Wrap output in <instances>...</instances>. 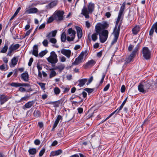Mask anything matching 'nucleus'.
<instances>
[{
    "label": "nucleus",
    "instance_id": "1",
    "mask_svg": "<svg viewBox=\"0 0 157 157\" xmlns=\"http://www.w3.org/2000/svg\"><path fill=\"white\" fill-rule=\"evenodd\" d=\"M87 9L85 6H84L82 10L81 14L85 16L86 18H89L90 16L89 14L92 13L94 11L95 7V4L92 2H90L87 5Z\"/></svg>",
    "mask_w": 157,
    "mask_h": 157
},
{
    "label": "nucleus",
    "instance_id": "2",
    "mask_svg": "<svg viewBox=\"0 0 157 157\" xmlns=\"http://www.w3.org/2000/svg\"><path fill=\"white\" fill-rule=\"evenodd\" d=\"M151 86L150 81L147 80L140 83L138 86V90L140 92L144 94L148 92Z\"/></svg>",
    "mask_w": 157,
    "mask_h": 157
},
{
    "label": "nucleus",
    "instance_id": "3",
    "mask_svg": "<svg viewBox=\"0 0 157 157\" xmlns=\"http://www.w3.org/2000/svg\"><path fill=\"white\" fill-rule=\"evenodd\" d=\"M64 12L63 10H56L53 14L55 20L57 21H60L64 20L63 15Z\"/></svg>",
    "mask_w": 157,
    "mask_h": 157
},
{
    "label": "nucleus",
    "instance_id": "4",
    "mask_svg": "<svg viewBox=\"0 0 157 157\" xmlns=\"http://www.w3.org/2000/svg\"><path fill=\"white\" fill-rule=\"evenodd\" d=\"M57 56L54 51L50 53V56L47 58L48 61L52 64L56 63L58 60L57 58Z\"/></svg>",
    "mask_w": 157,
    "mask_h": 157
},
{
    "label": "nucleus",
    "instance_id": "5",
    "mask_svg": "<svg viewBox=\"0 0 157 157\" xmlns=\"http://www.w3.org/2000/svg\"><path fill=\"white\" fill-rule=\"evenodd\" d=\"M20 46V45L18 44H11L8 48L7 56H12V54L14 53V51L16 52V50L19 48Z\"/></svg>",
    "mask_w": 157,
    "mask_h": 157
},
{
    "label": "nucleus",
    "instance_id": "6",
    "mask_svg": "<svg viewBox=\"0 0 157 157\" xmlns=\"http://www.w3.org/2000/svg\"><path fill=\"white\" fill-rule=\"evenodd\" d=\"M76 32L75 30H73L72 28H70L67 30V34L71 36L70 37L69 36L67 37V40L68 41H73L75 37Z\"/></svg>",
    "mask_w": 157,
    "mask_h": 157
},
{
    "label": "nucleus",
    "instance_id": "7",
    "mask_svg": "<svg viewBox=\"0 0 157 157\" xmlns=\"http://www.w3.org/2000/svg\"><path fill=\"white\" fill-rule=\"evenodd\" d=\"M87 52H82L80 55L76 58L75 61L72 63V65H77L82 62V60L83 59V56L84 54H86Z\"/></svg>",
    "mask_w": 157,
    "mask_h": 157
},
{
    "label": "nucleus",
    "instance_id": "8",
    "mask_svg": "<svg viewBox=\"0 0 157 157\" xmlns=\"http://www.w3.org/2000/svg\"><path fill=\"white\" fill-rule=\"evenodd\" d=\"M120 29V25L118 26L117 29L116 28H114L113 31L114 37L113 40L111 42V44L112 45L114 44L117 42L119 35Z\"/></svg>",
    "mask_w": 157,
    "mask_h": 157
},
{
    "label": "nucleus",
    "instance_id": "9",
    "mask_svg": "<svg viewBox=\"0 0 157 157\" xmlns=\"http://www.w3.org/2000/svg\"><path fill=\"white\" fill-rule=\"evenodd\" d=\"M142 51L143 57L146 59H149L150 57L151 53L148 48L144 47L143 48Z\"/></svg>",
    "mask_w": 157,
    "mask_h": 157
},
{
    "label": "nucleus",
    "instance_id": "10",
    "mask_svg": "<svg viewBox=\"0 0 157 157\" xmlns=\"http://www.w3.org/2000/svg\"><path fill=\"white\" fill-rule=\"evenodd\" d=\"M127 98H126V99L124 100L123 101L120 106L119 108H118L115 111L113 112L111 114H110V115L106 118V119L104 121L107 120L109 118H110L116 112H117V113H118L122 109L123 107V106H124V105L125 104L127 101Z\"/></svg>",
    "mask_w": 157,
    "mask_h": 157
},
{
    "label": "nucleus",
    "instance_id": "11",
    "mask_svg": "<svg viewBox=\"0 0 157 157\" xmlns=\"http://www.w3.org/2000/svg\"><path fill=\"white\" fill-rule=\"evenodd\" d=\"M95 33H94L91 36L92 39L93 41H95L98 39L97 36L98 35H99L100 33H101L100 32V28H99V27L95 28Z\"/></svg>",
    "mask_w": 157,
    "mask_h": 157
},
{
    "label": "nucleus",
    "instance_id": "12",
    "mask_svg": "<svg viewBox=\"0 0 157 157\" xmlns=\"http://www.w3.org/2000/svg\"><path fill=\"white\" fill-rule=\"evenodd\" d=\"M109 26V24L106 22H105L103 24L99 23L95 26V28L96 27H99L100 28V32L101 33V32L102 29L103 30H105V29H107Z\"/></svg>",
    "mask_w": 157,
    "mask_h": 157
},
{
    "label": "nucleus",
    "instance_id": "13",
    "mask_svg": "<svg viewBox=\"0 0 157 157\" xmlns=\"http://www.w3.org/2000/svg\"><path fill=\"white\" fill-rule=\"evenodd\" d=\"M95 63L94 60L91 59L89 61L83 66L85 69L88 67H91L95 64Z\"/></svg>",
    "mask_w": 157,
    "mask_h": 157
},
{
    "label": "nucleus",
    "instance_id": "14",
    "mask_svg": "<svg viewBox=\"0 0 157 157\" xmlns=\"http://www.w3.org/2000/svg\"><path fill=\"white\" fill-rule=\"evenodd\" d=\"M71 52L70 50L63 48L61 50V53L68 58L71 56Z\"/></svg>",
    "mask_w": 157,
    "mask_h": 157
},
{
    "label": "nucleus",
    "instance_id": "15",
    "mask_svg": "<svg viewBox=\"0 0 157 157\" xmlns=\"http://www.w3.org/2000/svg\"><path fill=\"white\" fill-rule=\"evenodd\" d=\"M10 98L7 97L4 94H2L0 95V101L1 105L4 104Z\"/></svg>",
    "mask_w": 157,
    "mask_h": 157
},
{
    "label": "nucleus",
    "instance_id": "16",
    "mask_svg": "<svg viewBox=\"0 0 157 157\" xmlns=\"http://www.w3.org/2000/svg\"><path fill=\"white\" fill-rule=\"evenodd\" d=\"M22 79L25 82L28 81L29 80V76L27 71L23 73L21 76Z\"/></svg>",
    "mask_w": 157,
    "mask_h": 157
},
{
    "label": "nucleus",
    "instance_id": "17",
    "mask_svg": "<svg viewBox=\"0 0 157 157\" xmlns=\"http://www.w3.org/2000/svg\"><path fill=\"white\" fill-rule=\"evenodd\" d=\"M75 28L77 30L78 37V39H80L82 36V33L81 28L78 26H76Z\"/></svg>",
    "mask_w": 157,
    "mask_h": 157
},
{
    "label": "nucleus",
    "instance_id": "18",
    "mask_svg": "<svg viewBox=\"0 0 157 157\" xmlns=\"http://www.w3.org/2000/svg\"><path fill=\"white\" fill-rule=\"evenodd\" d=\"M9 45V42L8 41L5 42L4 46L2 48L0 52L1 53H6L8 49V46Z\"/></svg>",
    "mask_w": 157,
    "mask_h": 157
},
{
    "label": "nucleus",
    "instance_id": "19",
    "mask_svg": "<svg viewBox=\"0 0 157 157\" xmlns=\"http://www.w3.org/2000/svg\"><path fill=\"white\" fill-rule=\"evenodd\" d=\"M38 11L37 9L35 7H33L30 8L26 11V12L28 13H35Z\"/></svg>",
    "mask_w": 157,
    "mask_h": 157
},
{
    "label": "nucleus",
    "instance_id": "20",
    "mask_svg": "<svg viewBox=\"0 0 157 157\" xmlns=\"http://www.w3.org/2000/svg\"><path fill=\"white\" fill-rule=\"evenodd\" d=\"M125 2H124L121 6L120 10L119 11L118 15L122 16V15L124 13V11L125 9Z\"/></svg>",
    "mask_w": 157,
    "mask_h": 157
},
{
    "label": "nucleus",
    "instance_id": "21",
    "mask_svg": "<svg viewBox=\"0 0 157 157\" xmlns=\"http://www.w3.org/2000/svg\"><path fill=\"white\" fill-rule=\"evenodd\" d=\"M32 54L36 57L38 56V46L37 45H35L34 46Z\"/></svg>",
    "mask_w": 157,
    "mask_h": 157
},
{
    "label": "nucleus",
    "instance_id": "22",
    "mask_svg": "<svg viewBox=\"0 0 157 157\" xmlns=\"http://www.w3.org/2000/svg\"><path fill=\"white\" fill-rule=\"evenodd\" d=\"M140 28L139 26L136 25L132 29V31L133 34L136 35L140 31Z\"/></svg>",
    "mask_w": 157,
    "mask_h": 157
},
{
    "label": "nucleus",
    "instance_id": "23",
    "mask_svg": "<svg viewBox=\"0 0 157 157\" xmlns=\"http://www.w3.org/2000/svg\"><path fill=\"white\" fill-rule=\"evenodd\" d=\"M87 81V79L86 78L78 80L79 83L78 85L80 87L83 86L85 84L86 82Z\"/></svg>",
    "mask_w": 157,
    "mask_h": 157
},
{
    "label": "nucleus",
    "instance_id": "24",
    "mask_svg": "<svg viewBox=\"0 0 157 157\" xmlns=\"http://www.w3.org/2000/svg\"><path fill=\"white\" fill-rule=\"evenodd\" d=\"M108 34L109 32L107 30H104L102 31L101 30V36L108 37Z\"/></svg>",
    "mask_w": 157,
    "mask_h": 157
},
{
    "label": "nucleus",
    "instance_id": "25",
    "mask_svg": "<svg viewBox=\"0 0 157 157\" xmlns=\"http://www.w3.org/2000/svg\"><path fill=\"white\" fill-rule=\"evenodd\" d=\"M28 152L30 155H34L36 153V148H30L28 150Z\"/></svg>",
    "mask_w": 157,
    "mask_h": 157
},
{
    "label": "nucleus",
    "instance_id": "26",
    "mask_svg": "<svg viewBox=\"0 0 157 157\" xmlns=\"http://www.w3.org/2000/svg\"><path fill=\"white\" fill-rule=\"evenodd\" d=\"M18 59L16 57H14L11 59V64L13 66H14L17 64Z\"/></svg>",
    "mask_w": 157,
    "mask_h": 157
},
{
    "label": "nucleus",
    "instance_id": "27",
    "mask_svg": "<svg viewBox=\"0 0 157 157\" xmlns=\"http://www.w3.org/2000/svg\"><path fill=\"white\" fill-rule=\"evenodd\" d=\"M19 90L21 92H24L25 91L27 92H29V91H33V90L30 87L28 89H27V90H26L25 88H23L22 87H20L19 88Z\"/></svg>",
    "mask_w": 157,
    "mask_h": 157
},
{
    "label": "nucleus",
    "instance_id": "28",
    "mask_svg": "<svg viewBox=\"0 0 157 157\" xmlns=\"http://www.w3.org/2000/svg\"><path fill=\"white\" fill-rule=\"evenodd\" d=\"M135 55H131V53L130 54L128 58H127L125 61H127V62L130 63L133 59L134 57L135 56Z\"/></svg>",
    "mask_w": 157,
    "mask_h": 157
},
{
    "label": "nucleus",
    "instance_id": "29",
    "mask_svg": "<svg viewBox=\"0 0 157 157\" xmlns=\"http://www.w3.org/2000/svg\"><path fill=\"white\" fill-rule=\"evenodd\" d=\"M107 38L108 37H106L102 36L101 35V33H100V35H99V39L101 42L104 43L106 41Z\"/></svg>",
    "mask_w": 157,
    "mask_h": 157
},
{
    "label": "nucleus",
    "instance_id": "30",
    "mask_svg": "<svg viewBox=\"0 0 157 157\" xmlns=\"http://www.w3.org/2000/svg\"><path fill=\"white\" fill-rule=\"evenodd\" d=\"M66 33L65 32H63L62 33L61 36V41L63 42H64L66 41Z\"/></svg>",
    "mask_w": 157,
    "mask_h": 157
},
{
    "label": "nucleus",
    "instance_id": "31",
    "mask_svg": "<svg viewBox=\"0 0 157 157\" xmlns=\"http://www.w3.org/2000/svg\"><path fill=\"white\" fill-rule=\"evenodd\" d=\"M139 46H140L139 44H138L136 46L134 50L131 53V55H134L135 56H136V52H137V51L138 50V49L139 48Z\"/></svg>",
    "mask_w": 157,
    "mask_h": 157
},
{
    "label": "nucleus",
    "instance_id": "32",
    "mask_svg": "<svg viewBox=\"0 0 157 157\" xmlns=\"http://www.w3.org/2000/svg\"><path fill=\"white\" fill-rule=\"evenodd\" d=\"M30 97V95L29 94H27L25 96L22 98L20 101V102H22L23 101H26L28 100Z\"/></svg>",
    "mask_w": 157,
    "mask_h": 157
},
{
    "label": "nucleus",
    "instance_id": "33",
    "mask_svg": "<svg viewBox=\"0 0 157 157\" xmlns=\"http://www.w3.org/2000/svg\"><path fill=\"white\" fill-rule=\"evenodd\" d=\"M33 114L35 117H38L40 116L41 113L39 111L36 110L34 111Z\"/></svg>",
    "mask_w": 157,
    "mask_h": 157
},
{
    "label": "nucleus",
    "instance_id": "34",
    "mask_svg": "<svg viewBox=\"0 0 157 157\" xmlns=\"http://www.w3.org/2000/svg\"><path fill=\"white\" fill-rule=\"evenodd\" d=\"M50 70H52L50 72V73L49 75V77L51 78H52L53 77L55 76L56 75V71L53 70V69H50Z\"/></svg>",
    "mask_w": 157,
    "mask_h": 157
},
{
    "label": "nucleus",
    "instance_id": "35",
    "mask_svg": "<svg viewBox=\"0 0 157 157\" xmlns=\"http://www.w3.org/2000/svg\"><path fill=\"white\" fill-rule=\"evenodd\" d=\"M57 4V3L56 1H53L51 3H49L48 6H49L50 8H52L55 6Z\"/></svg>",
    "mask_w": 157,
    "mask_h": 157
},
{
    "label": "nucleus",
    "instance_id": "36",
    "mask_svg": "<svg viewBox=\"0 0 157 157\" xmlns=\"http://www.w3.org/2000/svg\"><path fill=\"white\" fill-rule=\"evenodd\" d=\"M33 105L32 102L29 101L27 103H26L25 105L24 106V107H25L26 108H29L31 107L32 105Z\"/></svg>",
    "mask_w": 157,
    "mask_h": 157
},
{
    "label": "nucleus",
    "instance_id": "37",
    "mask_svg": "<svg viewBox=\"0 0 157 157\" xmlns=\"http://www.w3.org/2000/svg\"><path fill=\"white\" fill-rule=\"evenodd\" d=\"M54 92L56 95H58L60 93V90L58 87H56L54 88Z\"/></svg>",
    "mask_w": 157,
    "mask_h": 157
},
{
    "label": "nucleus",
    "instance_id": "38",
    "mask_svg": "<svg viewBox=\"0 0 157 157\" xmlns=\"http://www.w3.org/2000/svg\"><path fill=\"white\" fill-rule=\"evenodd\" d=\"M10 85L13 87H20V83L18 82H12L10 83Z\"/></svg>",
    "mask_w": 157,
    "mask_h": 157
},
{
    "label": "nucleus",
    "instance_id": "39",
    "mask_svg": "<svg viewBox=\"0 0 157 157\" xmlns=\"http://www.w3.org/2000/svg\"><path fill=\"white\" fill-rule=\"evenodd\" d=\"M154 31H155V29L152 25L149 31V35L150 36H153V35L154 33Z\"/></svg>",
    "mask_w": 157,
    "mask_h": 157
},
{
    "label": "nucleus",
    "instance_id": "40",
    "mask_svg": "<svg viewBox=\"0 0 157 157\" xmlns=\"http://www.w3.org/2000/svg\"><path fill=\"white\" fill-rule=\"evenodd\" d=\"M55 19L54 18V16L53 17H50L48 21H47V23L48 24L49 23H51Z\"/></svg>",
    "mask_w": 157,
    "mask_h": 157
},
{
    "label": "nucleus",
    "instance_id": "41",
    "mask_svg": "<svg viewBox=\"0 0 157 157\" xmlns=\"http://www.w3.org/2000/svg\"><path fill=\"white\" fill-rule=\"evenodd\" d=\"M47 52H48L46 50L43 51L39 53V56H40L42 57L45 55Z\"/></svg>",
    "mask_w": 157,
    "mask_h": 157
},
{
    "label": "nucleus",
    "instance_id": "42",
    "mask_svg": "<svg viewBox=\"0 0 157 157\" xmlns=\"http://www.w3.org/2000/svg\"><path fill=\"white\" fill-rule=\"evenodd\" d=\"M64 68L65 66L63 65H61L56 67V68L59 69L60 72L62 71Z\"/></svg>",
    "mask_w": 157,
    "mask_h": 157
},
{
    "label": "nucleus",
    "instance_id": "43",
    "mask_svg": "<svg viewBox=\"0 0 157 157\" xmlns=\"http://www.w3.org/2000/svg\"><path fill=\"white\" fill-rule=\"evenodd\" d=\"M84 90L87 92L89 94L91 93L94 90L93 89L86 88L84 89Z\"/></svg>",
    "mask_w": 157,
    "mask_h": 157
},
{
    "label": "nucleus",
    "instance_id": "44",
    "mask_svg": "<svg viewBox=\"0 0 157 157\" xmlns=\"http://www.w3.org/2000/svg\"><path fill=\"white\" fill-rule=\"evenodd\" d=\"M48 42L47 39L44 40L42 42L43 45L45 47H47L48 46Z\"/></svg>",
    "mask_w": 157,
    "mask_h": 157
},
{
    "label": "nucleus",
    "instance_id": "45",
    "mask_svg": "<svg viewBox=\"0 0 157 157\" xmlns=\"http://www.w3.org/2000/svg\"><path fill=\"white\" fill-rule=\"evenodd\" d=\"M45 148L42 149L41 150V151H40L39 152V157H41L44 154V153L45 152Z\"/></svg>",
    "mask_w": 157,
    "mask_h": 157
},
{
    "label": "nucleus",
    "instance_id": "46",
    "mask_svg": "<svg viewBox=\"0 0 157 157\" xmlns=\"http://www.w3.org/2000/svg\"><path fill=\"white\" fill-rule=\"evenodd\" d=\"M54 103H53L54 107H59L60 104V102L59 101H54Z\"/></svg>",
    "mask_w": 157,
    "mask_h": 157
},
{
    "label": "nucleus",
    "instance_id": "47",
    "mask_svg": "<svg viewBox=\"0 0 157 157\" xmlns=\"http://www.w3.org/2000/svg\"><path fill=\"white\" fill-rule=\"evenodd\" d=\"M38 84L43 90H44L45 89V84L42 82H40L38 83Z\"/></svg>",
    "mask_w": 157,
    "mask_h": 157
},
{
    "label": "nucleus",
    "instance_id": "48",
    "mask_svg": "<svg viewBox=\"0 0 157 157\" xmlns=\"http://www.w3.org/2000/svg\"><path fill=\"white\" fill-rule=\"evenodd\" d=\"M49 41L53 44H55L57 42L56 39L55 38H51L49 40Z\"/></svg>",
    "mask_w": 157,
    "mask_h": 157
},
{
    "label": "nucleus",
    "instance_id": "49",
    "mask_svg": "<svg viewBox=\"0 0 157 157\" xmlns=\"http://www.w3.org/2000/svg\"><path fill=\"white\" fill-rule=\"evenodd\" d=\"M30 85L28 83H20V86H27L28 87H30Z\"/></svg>",
    "mask_w": 157,
    "mask_h": 157
},
{
    "label": "nucleus",
    "instance_id": "50",
    "mask_svg": "<svg viewBox=\"0 0 157 157\" xmlns=\"http://www.w3.org/2000/svg\"><path fill=\"white\" fill-rule=\"evenodd\" d=\"M32 29H30L29 30L27 31L25 34L24 36V38H25L26 36H28L29 35L31 32Z\"/></svg>",
    "mask_w": 157,
    "mask_h": 157
},
{
    "label": "nucleus",
    "instance_id": "51",
    "mask_svg": "<svg viewBox=\"0 0 157 157\" xmlns=\"http://www.w3.org/2000/svg\"><path fill=\"white\" fill-rule=\"evenodd\" d=\"M55 151L56 155L60 154L62 152V151L60 149L56 151Z\"/></svg>",
    "mask_w": 157,
    "mask_h": 157
},
{
    "label": "nucleus",
    "instance_id": "52",
    "mask_svg": "<svg viewBox=\"0 0 157 157\" xmlns=\"http://www.w3.org/2000/svg\"><path fill=\"white\" fill-rule=\"evenodd\" d=\"M93 76H91L89 79L88 82L86 83L87 85H88L89 84H90L93 81Z\"/></svg>",
    "mask_w": 157,
    "mask_h": 157
},
{
    "label": "nucleus",
    "instance_id": "53",
    "mask_svg": "<svg viewBox=\"0 0 157 157\" xmlns=\"http://www.w3.org/2000/svg\"><path fill=\"white\" fill-rule=\"evenodd\" d=\"M57 32V31L56 30H54L52 31L50 33H51V35H52V36L53 37H55L56 36Z\"/></svg>",
    "mask_w": 157,
    "mask_h": 157
},
{
    "label": "nucleus",
    "instance_id": "54",
    "mask_svg": "<svg viewBox=\"0 0 157 157\" xmlns=\"http://www.w3.org/2000/svg\"><path fill=\"white\" fill-rule=\"evenodd\" d=\"M62 117L60 115H58L55 121L59 122L60 120L62 119Z\"/></svg>",
    "mask_w": 157,
    "mask_h": 157
},
{
    "label": "nucleus",
    "instance_id": "55",
    "mask_svg": "<svg viewBox=\"0 0 157 157\" xmlns=\"http://www.w3.org/2000/svg\"><path fill=\"white\" fill-rule=\"evenodd\" d=\"M110 84H108L104 88L103 91H104L107 90L109 88Z\"/></svg>",
    "mask_w": 157,
    "mask_h": 157
},
{
    "label": "nucleus",
    "instance_id": "56",
    "mask_svg": "<svg viewBox=\"0 0 157 157\" xmlns=\"http://www.w3.org/2000/svg\"><path fill=\"white\" fill-rule=\"evenodd\" d=\"M105 74H103L102 76V78H101V79L100 82V84H101L103 82L104 79L105 78Z\"/></svg>",
    "mask_w": 157,
    "mask_h": 157
},
{
    "label": "nucleus",
    "instance_id": "57",
    "mask_svg": "<svg viewBox=\"0 0 157 157\" xmlns=\"http://www.w3.org/2000/svg\"><path fill=\"white\" fill-rule=\"evenodd\" d=\"M125 86L124 85H123L121 87V91L122 93H123L125 91Z\"/></svg>",
    "mask_w": 157,
    "mask_h": 157
},
{
    "label": "nucleus",
    "instance_id": "58",
    "mask_svg": "<svg viewBox=\"0 0 157 157\" xmlns=\"http://www.w3.org/2000/svg\"><path fill=\"white\" fill-rule=\"evenodd\" d=\"M33 59L32 58H31L29 59V61L28 63V65L30 66H31L32 65V63L33 61Z\"/></svg>",
    "mask_w": 157,
    "mask_h": 157
},
{
    "label": "nucleus",
    "instance_id": "59",
    "mask_svg": "<svg viewBox=\"0 0 157 157\" xmlns=\"http://www.w3.org/2000/svg\"><path fill=\"white\" fill-rule=\"evenodd\" d=\"M133 47L134 46L132 44H130L128 48V51L130 52L132 50Z\"/></svg>",
    "mask_w": 157,
    "mask_h": 157
},
{
    "label": "nucleus",
    "instance_id": "60",
    "mask_svg": "<svg viewBox=\"0 0 157 157\" xmlns=\"http://www.w3.org/2000/svg\"><path fill=\"white\" fill-rule=\"evenodd\" d=\"M45 26V23H43L39 27V29H44Z\"/></svg>",
    "mask_w": 157,
    "mask_h": 157
},
{
    "label": "nucleus",
    "instance_id": "61",
    "mask_svg": "<svg viewBox=\"0 0 157 157\" xmlns=\"http://www.w3.org/2000/svg\"><path fill=\"white\" fill-rule=\"evenodd\" d=\"M40 141L39 140L36 139L34 141V144L36 145H38L40 144Z\"/></svg>",
    "mask_w": 157,
    "mask_h": 157
},
{
    "label": "nucleus",
    "instance_id": "62",
    "mask_svg": "<svg viewBox=\"0 0 157 157\" xmlns=\"http://www.w3.org/2000/svg\"><path fill=\"white\" fill-rule=\"evenodd\" d=\"M77 110L78 113L80 114H81L83 112V109L82 108H78Z\"/></svg>",
    "mask_w": 157,
    "mask_h": 157
},
{
    "label": "nucleus",
    "instance_id": "63",
    "mask_svg": "<svg viewBox=\"0 0 157 157\" xmlns=\"http://www.w3.org/2000/svg\"><path fill=\"white\" fill-rule=\"evenodd\" d=\"M37 67L38 70V71H40V70L42 69V67L40 66L39 63L37 64Z\"/></svg>",
    "mask_w": 157,
    "mask_h": 157
},
{
    "label": "nucleus",
    "instance_id": "64",
    "mask_svg": "<svg viewBox=\"0 0 157 157\" xmlns=\"http://www.w3.org/2000/svg\"><path fill=\"white\" fill-rule=\"evenodd\" d=\"M81 48V46L79 45H77L75 46L74 48V50H77L78 49H80Z\"/></svg>",
    "mask_w": 157,
    "mask_h": 157
}]
</instances>
